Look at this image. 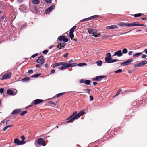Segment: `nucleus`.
Returning a JSON list of instances; mask_svg holds the SVG:
<instances>
[{
    "instance_id": "f257e3e1",
    "label": "nucleus",
    "mask_w": 147,
    "mask_h": 147,
    "mask_svg": "<svg viewBox=\"0 0 147 147\" xmlns=\"http://www.w3.org/2000/svg\"><path fill=\"white\" fill-rule=\"evenodd\" d=\"M77 113V111H75L72 114L67 118L66 119L67 122L68 123L70 122H73L75 119H77L85 114V112L83 111H81L78 114Z\"/></svg>"
},
{
    "instance_id": "f03ea898",
    "label": "nucleus",
    "mask_w": 147,
    "mask_h": 147,
    "mask_svg": "<svg viewBox=\"0 0 147 147\" xmlns=\"http://www.w3.org/2000/svg\"><path fill=\"white\" fill-rule=\"evenodd\" d=\"M111 55L110 53H106V57L105 58V60L106 61L104 63H112L117 61L119 60L117 59H113L111 57Z\"/></svg>"
},
{
    "instance_id": "7ed1b4c3",
    "label": "nucleus",
    "mask_w": 147,
    "mask_h": 147,
    "mask_svg": "<svg viewBox=\"0 0 147 147\" xmlns=\"http://www.w3.org/2000/svg\"><path fill=\"white\" fill-rule=\"evenodd\" d=\"M14 143L17 145H20L24 144L26 142L24 141L20 140L18 138H16L14 140Z\"/></svg>"
},
{
    "instance_id": "20e7f679",
    "label": "nucleus",
    "mask_w": 147,
    "mask_h": 147,
    "mask_svg": "<svg viewBox=\"0 0 147 147\" xmlns=\"http://www.w3.org/2000/svg\"><path fill=\"white\" fill-rule=\"evenodd\" d=\"M133 61L132 59H129L121 63L120 64L122 66H125L130 65Z\"/></svg>"
},
{
    "instance_id": "39448f33",
    "label": "nucleus",
    "mask_w": 147,
    "mask_h": 147,
    "mask_svg": "<svg viewBox=\"0 0 147 147\" xmlns=\"http://www.w3.org/2000/svg\"><path fill=\"white\" fill-rule=\"evenodd\" d=\"M45 62V60L43 56L42 55L38 57L37 59L36 60V62L38 63L41 65L43 64Z\"/></svg>"
},
{
    "instance_id": "423d86ee",
    "label": "nucleus",
    "mask_w": 147,
    "mask_h": 147,
    "mask_svg": "<svg viewBox=\"0 0 147 147\" xmlns=\"http://www.w3.org/2000/svg\"><path fill=\"white\" fill-rule=\"evenodd\" d=\"M11 75L12 73L10 72L5 74L1 78V80H3L4 79H9L10 78H11Z\"/></svg>"
},
{
    "instance_id": "0eeeda50",
    "label": "nucleus",
    "mask_w": 147,
    "mask_h": 147,
    "mask_svg": "<svg viewBox=\"0 0 147 147\" xmlns=\"http://www.w3.org/2000/svg\"><path fill=\"white\" fill-rule=\"evenodd\" d=\"M38 144L40 145H42L45 146L46 145L45 141L43 140L42 138H39L37 140Z\"/></svg>"
},
{
    "instance_id": "6e6552de",
    "label": "nucleus",
    "mask_w": 147,
    "mask_h": 147,
    "mask_svg": "<svg viewBox=\"0 0 147 147\" xmlns=\"http://www.w3.org/2000/svg\"><path fill=\"white\" fill-rule=\"evenodd\" d=\"M55 8V7L54 5H52L48 8L46 9L45 10V12L46 14H48L50 12L52 11L53 9H54Z\"/></svg>"
},
{
    "instance_id": "1a4fd4ad",
    "label": "nucleus",
    "mask_w": 147,
    "mask_h": 147,
    "mask_svg": "<svg viewBox=\"0 0 147 147\" xmlns=\"http://www.w3.org/2000/svg\"><path fill=\"white\" fill-rule=\"evenodd\" d=\"M123 54L121 52V50H120L116 52H115L112 55V56H117V57H120Z\"/></svg>"
},
{
    "instance_id": "9d476101",
    "label": "nucleus",
    "mask_w": 147,
    "mask_h": 147,
    "mask_svg": "<svg viewBox=\"0 0 147 147\" xmlns=\"http://www.w3.org/2000/svg\"><path fill=\"white\" fill-rule=\"evenodd\" d=\"M65 62H61L59 63H54L53 66V68H54L55 67L60 65L64 66V65L65 64Z\"/></svg>"
},
{
    "instance_id": "9b49d317",
    "label": "nucleus",
    "mask_w": 147,
    "mask_h": 147,
    "mask_svg": "<svg viewBox=\"0 0 147 147\" xmlns=\"http://www.w3.org/2000/svg\"><path fill=\"white\" fill-rule=\"evenodd\" d=\"M106 76H97L95 78L92 79L93 81H98L102 79L105 78Z\"/></svg>"
},
{
    "instance_id": "f8f14e48",
    "label": "nucleus",
    "mask_w": 147,
    "mask_h": 147,
    "mask_svg": "<svg viewBox=\"0 0 147 147\" xmlns=\"http://www.w3.org/2000/svg\"><path fill=\"white\" fill-rule=\"evenodd\" d=\"M118 24L119 26H127L128 27L133 26V23H120L119 24Z\"/></svg>"
},
{
    "instance_id": "ddd939ff",
    "label": "nucleus",
    "mask_w": 147,
    "mask_h": 147,
    "mask_svg": "<svg viewBox=\"0 0 147 147\" xmlns=\"http://www.w3.org/2000/svg\"><path fill=\"white\" fill-rule=\"evenodd\" d=\"M43 100L41 99H37L33 101V103L35 105H37L42 102Z\"/></svg>"
},
{
    "instance_id": "4468645a",
    "label": "nucleus",
    "mask_w": 147,
    "mask_h": 147,
    "mask_svg": "<svg viewBox=\"0 0 147 147\" xmlns=\"http://www.w3.org/2000/svg\"><path fill=\"white\" fill-rule=\"evenodd\" d=\"M7 93L8 94L10 95H15L16 94V92H14L13 91L10 89L7 90Z\"/></svg>"
},
{
    "instance_id": "2eb2a0df",
    "label": "nucleus",
    "mask_w": 147,
    "mask_h": 147,
    "mask_svg": "<svg viewBox=\"0 0 147 147\" xmlns=\"http://www.w3.org/2000/svg\"><path fill=\"white\" fill-rule=\"evenodd\" d=\"M21 111V109H17L14 110L11 113V114L16 115L18 114Z\"/></svg>"
},
{
    "instance_id": "dca6fc26",
    "label": "nucleus",
    "mask_w": 147,
    "mask_h": 147,
    "mask_svg": "<svg viewBox=\"0 0 147 147\" xmlns=\"http://www.w3.org/2000/svg\"><path fill=\"white\" fill-rule=\"evenodd\" d=\"M30 78L28 77H26L23 78L21 80L22 82H27L30 81Z\"/></svg>"
},
{
    "instance_id": "f3484780",
    "label": "nucleus",
    "mask_w": 147,
    "mask_h": 147,
    "mask_svg": "<svg viewBox=\"0 0 147 147\" xmlns=\"http://www.w3.org/2000/svg\"><path fill=\"white\" fill-rule=\"evenodd\" d=\"M142 54L141 52L135 53L133 55V57H137L140 56Z\"/></svg>"
},
{
    "instance_id": "a211bd4d",
    "label": "nucleus",
    "mask_w": 147,
    "mask_h": 147,
    "mask_svg": "<svg viewBox=\"0 0 147 147\" xmlns=\"http://www.w3.org/2000/svg\"><path fill=\"white\" fill-rule=\"evenodd\" d=\"M87 30L89 34H94V30L92 29L91 28H87Z\"/></svg>"
},
{
    "instance_id": "6ab92c4d",
    "label": "nucleus",
    "mask_w": 147,
    "mask_h": 147,
    "mask_svg": "<svg viewBox=\"0 0 147 147\" xmlns=\"http://www.w3.org/2000/svg\"><path fill=\"white\" fill-rule=\"evenodd\" d=\"M137 22H134L133 23V26H146V25L144 24H138L137 23Z\"/></svg>"
},
{
    "instance_id": "aec40b11",
    "label": "nucleus",
    "mask_w": 147,
    "mask_h": 147,
    "mask_svg": "<svg viewBox=\"0 0 147 147\" xmlns=\"http://www.w3.org/2000/svg\"><path fill=\"white\" fill-rule=\"evenodd\" d=\"M117 27L114 25H112L111 26H107L106 27V29H114L116 28H117Z\"/></svg>"
},
{
    "instance_id": "412c9836",
    "label": "nucleus",
    "mask_w": 147,
    "mask_h": 147,
    "mask_svg": "<svg viewBox=\"0 0 147 147\" xmlns=\"http://www.w3.org/2000/svg\"><path fill=\"white\" fill-rule=\"evenodd\" d=\"M65 64L64 65L65 68V69L67 68L70 67H71V64L70 63H69L65 62Z\"/></svg>"
},
{
    "instance_id": "4be33fe9",
    "label": "nucleus",
    "mask_w": 147,
    "mask_h": 147,
    "mask_svg": "<svg viewBox=\"0 0 147 147\" xmlns=\"http://www.w3.org/2000/svg\"><path fill=\"white\" fill-rule=\"evenodd\" d=\"M65 36H59L58 38V39L60 41H63V40L64 39V38Z\"/></svg>"
},
{
    "instance_id": "5701e85b",
    "label": "nucleus",
    "mask_w": 147,
    "mask_h": 147,
    "mask_svg": "<svg viewBox=\"0 0 147 147\" xmlns=\"http://www.w3.org/2000/svg\"><path fill=\"white\" fill-rule=\"evenodd\" d=\"M97 65L99 66H101L102 64V62L100 60H98L96 62Z\"/></svg>"
},
{
    "instance_id": "b1692460",
    "label": "nucleus",
    "mask_w": 147,
    "mask_h": 147,
    "mask_svg": "<svg viewBox=\"0 0 147 147\" xmlns=\"http://www.w3.org/2000/svg\"><path fill=\"white\" fill-rule=\"evenodd\" d=\"M76 26H75L72 27L70 30L69 33H74V30L76 29Z\"/></svg>"
},
{
    "instance_id": "393cba45",
    "label": "nucleus",
    "mask_w": 147,
    "mask_h": 147,
    "mask_svg": "<svg viewBox=\"0 0 147 147\" xmlns=\"http://www.w3.org/2000/svg\"><path fill=\"white\" fill-rule=\"evenodd\" d=\"M32 2L34 4H38L40 3V1L38 0H33L32 1Z\"/></svg>"
},
{
    "instance_id": "a878e982",
    "label": "nucleus",
    "mask_w": 147,
    "mask_h": 147,
    "mask_svg": "<svg viewBox=\"0 0 147 147\" xmlns=\"http://www.w3.org/2000/svg\"><path fill=\"white\" fill-rule=\"evenodd\" d=\"M141 65L140 62H138V63H137L136 64H135L134 66L133 67L134 68H137L138 67H140L141 66Z\"/></svg>"
},
{
    "instance_id": "bb28decb",
    "label": "nucleus",
    "mask_w": 147,
    "mask_h": 147,
    "mask_svg": "<svg viewBox=\"0 0 147 147\" xmlns=\"http://www.w3.org/2000/svg\"><path fill=\"white\" fill-rule=\"evenodd\" d=\"M41 75V74H35L34 75H32L31 76L32 78H37L39 76Z\"/></svg>"
},
{
    "instance_id": "cd10ccee",
    "label": "nucleus",
    "mask_w": 147,
    "mask_h": 147,
    "mask_svg": "<svg viewBox=\"0 0 147 147\" xmlns=\"http://www.w3.org/2000/svg\"><path fill=\"white\" fill-rule=\"evenodd\" d=\"M98 17L99 16L98 15H94L89 17V18L90 20L92 19Z\"/></svg>"
},
{
    "instance_id": "c85d7f7f",
    "label": "nucleus",
    "mask_w": 147,
    "mask_h": 147,
    "mask_svg": "<svg viewBox=\"0 0 147 147\" xmlns=\"http://www.w3.org/2000/svg\"><path fill=\"white\" fill-rule=\"evenodd\" d=\"M86 64L85 63H80L78 64H77V65L80 67H82L84 65H86Z\"/></svg>"
},
{
    "instance_id": "c756f323",
    "label": "nucleus",
    "mask_w": 147,
    "mask_h": 147,
    "mask_svg": "<svg viewBox=\"0 0 147 147\" xmlns=\"http://www.w3.org/2000/svg\"><path fill=\"white\" fill-rule=\"evenodd\" d=\"M141 66H143L147 64V61H143L140 62Z\"/></svg>"
},
{
    "instance_id": "7c9ffc66",
    "label": "nucleus",
    "mask_w": 147,
    "mask_h": 147,
    "mask_svg": "<svg viewBox=\"0 0 147 147\" xmlns=\"http://www.w3.org/2000/svg\"><path fill=\"white\" fill-rule=\"evenodd\" d=\"M128 52L126 48H124L123 49L122 51V54H126Z\"/></svg>"
},
{
    "instance_id": "2f4dec72",
    "label": "nucleus",
    "mask_w": 147,
    "mask_h": 147,
    "mask_svg": "<svg viewBox=\"0 0 147 147\" xmlns=\"http://www.w3.org/2000/svg\"><path fill=\"white\" fill-rule=\"evenodd\" d=\"M65 93V92H62L58 94L57 95V97L58 98L59 97L61 96H62V95L64 94Z\"/></svg>"
},
{
    "instance_id": "473e14b6",
    "label": "nucleus",
    "mask_w": 147,
    "mask_h": 147,
    "mask_svg": "<svg viewBox=\"0 0 147 147\" xmlns=\"http://www.w3.org/2000/svg\"><path fill=\"white\" fill-rule=\"evenodd\" d=\"M122 70L121 69H119L118 70H117L115 71H114V73L116 74H118L119 73L121 72H122Z\"/></svg>"
},
{
    "instance_id": "72a5a7b5",
    "label": "nucleus",
    "mask_w": 147,
    "mask_h": 147,
    "mask_svg": "<svg viewBox=\"0 0 147 147\" xmlns=\"http://www.w3.org/2000/svg\"><path fill=\"white\" fill-rule=\"evenodd\" d=\"M90 20V19H89V17H88V18H85V19H82V20H81L80 21V22H84V21H88V20Z\"/></svg>"
},
{
    "instance_id": "f704fd0d",
    "label": "nucleus",
    "mask_w": 147,
    "mask_h": 147,
    "mask_svg": "<svg viewBox=\"0 0 147 147\" xmlns=\"http://www.w3.org/2000/svg\"><path fill=\"white\" fill-rule=\"evenodd\" d=\"M91 82V81L90 80H86L84 81V83L86 85H89Z\"/></svg>"
},
{
    "instance_id": "c9c22d12",
    "label": "nucleus",
    "mask_w": 147,
    "mask_h": 147,
    "mask_svg": "<svg viewBox=\"0 0 147 147\" xmlns=\"http://www.w3.org/2000/svg\"><path fill=\"white\" fill-rule=\"evenodd\" d=\"M27 113V111H24L22 112L20 114V116H23L25 114H26Z\"/></svg>"
},
{
    "instance_id": "e433bc0d",
    "label": "nucleus",
    "mask_w": 147,
    "mask_h": 147,
    "mask_svg": "<svg viewBox=\"0 0 147 147\" xmlns=\"http://www.w3.org/2000/svg\"><path fill=\"white\" fill-rule=\"evenodd\" d=\"M66 43L65 42H64L62 43L61 44H60V46L62 48L63 47H64Z\"/></svg>"
},
{
    "instance_id": "4c0bfd02",
    "label": "nucleus",
    "mask_w": 147,
    "mask_h": 147,
    "mask_svg": "<svg viewBox=\"0 0 147 147\" xmlns=\"http://www.w3.org/2000/svg\"><path fill=\"white\" fill-rule=\"evenodd\" d=\"M11 125H8V126H6L4 128H3V131H5L9 127H11Z\"/></svg>"
},
{
    "instance_id": "58836bf2",
    "label": "nucleus",
    "mask_w": 147,
    "mask_h": 147,
    "mask_svg": "<svg viewBox=\"0 0 147 147\" xmlns=\"http://www.w3.org/2000/svg\"><path fill=\"white\" fill-rule=\"evenodd\" d=\"M58 69H59L60 70H63L64 69H65V68L64 66H62V67H58Z\"/></svg>"
},
{
    "instance_id": "ea45409f",
    "label": "nucleus",
    "mask_w": 147,
    "mask_h": 147,
    "mask_svg": "<svg viewBox=\"0 0 147 147\" xmlns=\"http://www.w3.org/2000/svg\"><path fill=\"white\" fill-rule=\"evenodd\" d=\"M48 102L50 104H52L53 105H52V106L53 107H54L55 106V103L51 101H48Z\"/></svg>"
},
{
    "instance_id": "a19ab883",
    "label": "nucleus",
    "mask_w": 147,
    "mask_h": 147,
    "mask_svg": "<svg viewBox=\"0 0 147 147\" xmlns=\"http://www.w3.org/2000/svg\"><path fill=\"white\" fill-rule=\"evenodd\" d=\"M84 91H85L84 92H85L88 93L89 94H90V90L89 89H85L84 90Z\"/></svg>"
},
{
    "instance_id": "79ce46f5",
    "label": "nucleus",
    "mask_w": 147,
    "mask_h": 147,
    "mask_svg": "<svg viewBox=\"0 0 147 147\" xmlns=\"http://www.w3.org/2000/svg\"><path fill=\"white\" fill-rule=\"evenodd\" d=\"M142 14L141 13H138L134 15V16L135 17H139Z\"/></svg>"
},
{
    "instance_id": "37998d69",
    "label": "nucleus",
    "mask_w": 147,
    "mask_h": 147,
    "mask_svg": "<svg viewBox=\"0 0 147 147\" xmlns=\"http://www.w3.org/2000/svg\"><path fill=\"white\" fill-rule=\"evenodd\" d=\"M69 36L71 38L74 37V34L73 33H69Z\"/></svg>"
},
{
    "instance_id": "c03bdc74",
    "label": "nucleus",
    "mask_w": 147,
    "mask_h": 147,
    "mask_svg": "<svg viewBox=\"0 0 147 147\" xmlns=\"http://www.w3.org/2000/svg\"><path fill=\"white\" fill-rule=\"evenodd\" d=\"M121 91V89L119 90V91L117 92V94L113 97H115L116 96H117V95H118Z\"/></svg>"
},
{
    "instance_id": "a18cd8bd",
    "label": "nucleus",
    "mask_w": 147,
    "mask_h": 147,
    "mask_svg": "<svg viewBox=\"0 0 147 147\" xmlns=\"http://www.w3.org/2000/svg\"><path fill=\"white\" fill-rule=\"evenodd\" d=\"M38 53H36L35 54H34L31 56V57L34 58L36 56H38Z\"/></svg>"
},
{
    "instance_id": "49530a36",
    "label": "nucleus",
    "mask_w": 147,
    "mask_h": 147,
    "mask_svg": "<svg viewBox=\"0 0 147 147\" xmlns=\"http://www.w3.org/2000/svg\"><path fill=\"white\" fill-rule=\"evenodd\" d=\"M48 51H49L48 50H45L43 51L42 53L44 54H46L48 52Z\"/></svg>"
},
{
    "instance_id": "de8ad7c7",
    "label": "nucleus",
    "mask_w": 147,
    "mask_h": 147,
    "mask_svg": "<svg viewBox=\"0 0 147 147\" xmlns=\"http://www.w3.org/2000/svg\"><path fill=\"white\" fill-rule=\"evenodd\" d=\"M68 41V38H65V37L63 40V41L65 42H67Z\"/></svg>"
},
{
    "instance_id": "09e8293b",
    "label": "nucleus",
    "mask_w": 147,
    "mask_h": 147,
    "mask_svg": "<svg viewBox=\"0 0 147 147\" xmlns=\"http://www.w3.org/2000/svg\"><path fill=\"white\" fill-rule=\"evenodd\" d=\"M71 64V67H74L75 66L77 65V64L76 63H72Z\"/></svg>"
},
{
    "instance_id": "8fccbe9b",
    "label": "nucleus",
    "mask_w": 147,
    "mask_h": 147,
    "mask_svg": "<svg viewBox=\"0 0 147 147\" xmlns=\"http://www.w3.org/2000/svg\"><path fill=\"white\" fill-rule=\"evenodd\" d=\"M147 56L146 54H143L142 56V58H145L147 57Z\"/></svg>"
},
{
    "instance_id": "3c124183",
    "label": "nucleus",
    "mask_w": 147,
    "mask_h": 147,
    "mask_svg": "<svg viewBox=\"0 0 147 147\" xmlns=\"http://www.w3.org/2000/svg\"><path fill=\"white\" fill-rule=\"evenodd\" d=\"M69 54V53H67L64 54L63 55V56L65 58V57H66Z\"/></svg>"
},
{
    "instance_id": "603ef678",
    "label": "nucleus",
    "mask_w": 147,
    "mask_h": 147,
    "mask_svg": "<svg viewBox=\"0 0 147 147\" xmlns=\"http://www.w3.org/2000/svg\"><path fill=\"white\" fill-rule=\"evenodd\" d=\"M4 92L3 88H1L0 89V93H3Z\"/></svg>"
},
{
    "instance_id": "864d4df0",
    "label": "nucleus",
    "mask_w": 147,
    "mask_h": 147,
    "mask_svg": "<svg viewBox=\"0 0 147 147\" xmlns=\"http://www.w3.org/2000/svg\"><path fill=\"white\" fill-rule=\"evenodd\" d=\"M21 139L22 140L24 141V140H25V138L24 136H23L22 135L21 137Z\"/></svg>"
},
{
    "instance_id": "5fc2aeb1",
    "label": "nucleus",
    "mask_w": 147,
    "mask_h": 147,
    "mask_svg": "<svg viewBox=\"0 0 147 147\" xmlns=\"http://www.w3.org/2000/svg\"><path fill=\"white\" fill-rule=\"evenodd\" d=\"M36 67L37 68H39L41 67V65L39 64H37L36 65Z\"/></svg>"
},
{
    "instance_id": "6e6d98bb",
    "label": "nucleus",
    "mask_w": 147,
    "mask_h": 147,
    "mask_svg": "<svg viewBox=\"0 0 147 147\" xmlns=\"http://www.w3.org/2000/svg\"><path fill=\"white\" fill-rule=\"evenodd\" d=\"M26 25H23L22 26H21V28L22 29V28L24 29L25 28H26Z\"/></svg>"
},
{
    "instance_id": "4d7b16f0",
    "label": "nucleus",
    "mask_w": 147,
    "mask_h": 147,
    "mask_svg": "<svg viewBox=\"0 0 147 147\" xmlns=\"http://www.w3.org/2000/svg\"><path fill=\"white\" fill-rule=\"evenodd\" d=\"M45 2L48 3H51V0H45Z\"/></svg>"
},
{
    "instance_id": "13d9d810",
    "label": "nucleus",
    "mask_w": 147,
    "mask_h": 147,
    "mask_svg": "<svg viewBox=\"0 0 147 147\" xmlns=\"http://www.w3.org/2000/svg\"><path fill=\"white\" fill-rule=\"evenodd\" d=\"M33 71L32 70H28V73L31 74L32 73H33Z\"/></svg>"
},
{
    "instance_id": "bf43d9fd",
    "label": "nucleus",
    "mask_w": 147,
    "mask_h": 147,
    "mask_svg": "<svg viewBox=\"0 0 147 147\" xmlns=\"http://www.w3.org/2000/svg\"><path fill=\"white\" fill-rule=\"evenodd\" d=\"M55 72V70L54 69H52L51 71L50 74H53Z\"/></svg>"
},
{
    "instance_id": "052dcab7",
    "label": "nucleus",
    "mask_w": 147,
    "mask_h": 147,
    "mask_svg": "<svg viewBox=\"0 0 147 147\" xmlns=\"http://www.w3.org/2000/svg\"><path fill=\"white\" fill-rule=\"evenodd\" d=\"M133 52V51H129L128 52V54L129 55H131L132 54V53Z\"/></svg>"
},
{
    "instance_id": "680f3d73",
    "label": "nucleus",
    "mask_w": 147,
    "mask_h": 147,
    "mask_svg": "<svg viewBox=\"0 0 147 147\" xmlns=\"http://www.w3.org/2000/svg\"><path fill=\"white\" fill-rule=\"evenodd\" d=\"M84 82V80L83 79H81L80 80V83H83Z\"/></svg>"
},
{
    "instance_id": "e2e57ef3",
    "label": "nucleus",
    "mask_w": 147,
    "mask_h": 147,
    "mask_svg": "<svg viewBox=\"0 0 147 147\" xmlns=\"http://www.w3.org/2000/svg\"><path fill=\"white\" fill-rule=\"evenodd\" d=\"M90 101L93 100L94 99L93 97L92 96H90Z\"/></svg>"
},
{
    "instance_id": "0e129e2a",
    "label": "nucleus",
    "mask_w": 147,
    "mask_h": 147,
    "mask_svg": "<svg viewBox=\"0 0 147 147\" xmlns=\"http://www.w3.org/2000/svg\"><path fill=\"white\" fill-rule=\"evenodd\" d=\"M33 104H34L33 103V102H32L31 104L30 105H29L28 106V107H32L33 105Z\"/></svg>"
},
{
    "instance_id": "69168bd1",
    "label": "nucleus",
    "mask_w": 147,
    "mask_h": 147,
    "mask_svg": "<svg viewBox=\"0 0 147 147\" xmlns=\"http://www.w3.org/2000/svg\"><path fill=\"white\" fill-rule=\"evenodd\" d=\"M144 52L146 54H147V48L146 49H145L144 50Z\"/></svg>"
},
{
    "instance_id": "338daca9",
    "label": "nucleus",
    "mask_w": 147,
    "mask_h": 147,
    "mask_svg": "<svg viewBox=\"0 0 147 147\" xmlns=\"http://www.w3.org/2000/svg\"><path fill=\"white\" fill-rule=\"evenodd\" d=\"M133 71L132 70H129L128 71V72L129 74H131L132 73Z\"/></svg>"
},
{
    "instance_id": "774afa93",
    "label": "nucleus",
    "mask_w": 147,
    "mask_h": 147,
    "mask_svg": "<svg viewBox=\"0 0 147 147\" xmlns=\"http://www.w3.org/2000/svg\"><path fill=\"white\" fill-rule=\"evenodd\" d=\"M97 84V83L96 82H93V84L94 85H96V84Z\"/></svg>"
}]
</instances>
